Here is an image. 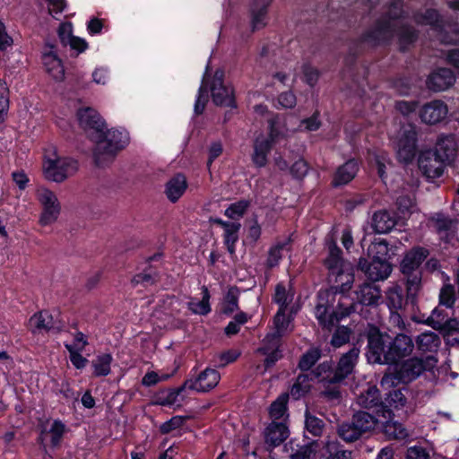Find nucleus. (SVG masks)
Segmentation results:
<instances>
[{
  "mask_svg": "<svg viewBox=\"0 0 459 459\" xmlns=\"http://www.w3.org/2000/svg\"><path fill=\"white\" fill-rule=\"evenodd\" d=\"M455 291L451 285H445L439 294L440 304L451 307L455 303Z\"/></svg>",
  "mask_w": 459,
  "mask_h": 459,
  "instance_id": "62",
  "label": "nucleus"
},
{
  "mask_svg": "<svg viewBox=\"0 0 459 459\" xmlns=\"http://www.w3.org/2000/svg\"><path fill=\"white\" fill-rule=\"evenodd\" d=\"M281 336V334L277 333L275 332L268 333L264 337L263 341V346L258 349V351L263 354H266L269 353L271 351H279Z\"/></svg>",
  "mask_w": 459,
  "mask_h": 459,
  "instance_id": "51",
  "label": "nucleus"
},
{
  "mask_svg": "<svg viewBox=\"0 0 459 459\" xmlns=\"http://www.w3.org/2000/svg\"><path fill=\"white\" fill-rule=\"evenodd\" d=\"M385 433L389 438L397 440H403L409 437L408 430L397 421L387 422L385 426Z\"/></svg>",
  "mask_w": 459,
  "mask_h": 459,
  "instance_id": "46",
  "label": "nucleus"
},
{
  "mask_svg": "<svg viewBox=\"0 0 459 459\" xmlns=\"http://www.w3.org/2000/svg\"><path fill=\"white\" fill-rule=\"evenodd\" d=\"M447 113V105L442 100H435L422 106L420 110V117L424 124L432 126L442 122Z\"/></svg>",
  "mask_w": 459,
  "mask_h": 459,
  "instance_id": "17",
  "label": "nucleus"
},
{
  "mask_svg": "<svg viewBox=\"0 0 459 459\" xmlns=\"http://www.w3.org/2000/svg\"><path fill=\"white\" fill-rule=\"evenodd\" d=\"M404 392L408 393V389L405 387L389 391L385 398L387 405L394 409L403 408L407 403V397Z\"/></svg>",
  "mask_w": 459,
  "mask_h": 459,
  "instance_id": "43",
  "label": "nucleus"
},
{
  "mask_svg": "<svg viewBox=\"0 0 459 459\" xmlns=\"http://www.w3.org/2000/svg\"><path fill=\"white\" fill-rule=\"evenodd\" d=\"M419 168L429 178H437L442 176L445 167L447 165L441 160L432 150L420 152L419 156Z\"/></svg>",
  "mask_w": 459,
  "mask_h": 459,
  "instance_id": "15",
  "label": "nucleus"
},
{
  "mask_svg": "<svg viewBox=\"0 0 459 459\" xmlns=\"http://www.w3.org/2000/svg\"><path fill=\"white\" fill-rule=\"evenodd\" d=\"M409 302L412 305L415 304L408 299L407 292L406 298H404L403 289L400 286H394L386 291V305L390 310H403Z\"/></svg>",
  "mask_w": 459,
  "mask_h": 459,
  "instance_id": "31",
  "label": "nucleus"
},
{
  "mask_svg": "<svg viewBox=\"0 0 459 459\" xmlns=\"http://www.w3.org/2000/svg\"><path fill=\"white\" fill-rule=\"evenodd\" d=\"M223 76V72L219 70L213 75L210 86L212 101L217 106L234 107L233 90L230 86L224 84Z\"/></svg>",
  "mask_w": 459,
  "mask_h": 459,
  "instance_id": "13",
  "label": "nucleus"
},
{
  "mask_svg": "<svg viewBox=\"0 0 459 459\" xmlns=\"http://www.w3.org/2000/svg\"><path fill=\"white\" fill-rule=\"evenodd\" d=\"M432 151L441 160H444L447 165L450 164L457 152L455 136L452 134L440 136L437 141L435 150Z\"/></svg>",
  "mask_w": 459,
  "mask_h": 459,
  "instance_id": "20",
  "label": "nucleus"
},
{
  "mask_svg": "<svg viewBox=\"0 0 459 459\" xmlns=\"http://www.w3.org/2000/svg\"><path fill=\"white\" fill-rule=\"evenodd\" d=\"M381 298L380 289L372 283H364L356 291L359 308L362 313L363 306H377Z\"/></svg>",
  "mask_w": 459,
  "mask_h": 459,
  "instance_id": "22",
  "label": "nucleus"
},
{
  "mask_svg": "<svg viewBox=\"0 0 459 459\" xmlns=\"http://www.w3.org/2000/svg\"><path fill=\"white\" fill-rule=\"evenodd\" d=\"M394 216L386 211L376 212L372 218V227L377 233L384 234L389 232L395 225Z\"/></svg>",
  "mask_w": 459,
  "mask_h": 459,
  "instance_id": "32",
  "label": "nucleus"
},
{
  "mask_svg": "<svg viewBox=\"0 0 459 459\" xmlns=\"http://www.w3.org/2000/svg\"><path fill=\"white\" fill-rule=\"evenodd\" d=\"M241 228V224L237 221L230 222V225H226L224 229V242L230 253L234 252L235 243L238 239V231Z\"/></svg>",
  "mask_w": 459,
  "mask_h": 459,
  "instance_id": "45",
  "label": "nucleus"
},
{
  "mask_svg": "<svg viewBox=\"0 0 459 459\" xmlns=\"http://www.w3.org/2000/svg\"><path fill=\"white\" fill-rule=\"evenodd\" d=\"M221 379L220 373L214 369L207 368L202 371L195 379L190 378L185 381V386L187 389L198 393H205L213 389Z\"/></svg>",
  "mask_w": 459,
  "mask_h": 459,
  "instance_id": "14",
  "label": "nucleus"
},
{
  "mask_svg": "<svg viewBox=\"0 0 459 459\" xmlns=\"http://www.w3.org/2000/svg\"><path fill=\"white\" fill-rule=\"evenodd\" d=\"M37 197L43 206L39 223L43 226L54 223L60 213V204L56 195L49 189L41 187L37 191Z\"/></svg>",
  "mask_w": 459,
  "mask_h": 459,
  "instance_id": "12",
  "label": "nucleus"
},
{
  "mask_svg": "<svg viewBox=\"0 0 459 459\" xmlns=\"http://www.w3.org/2000/svg\"><path fill=\"white\" fill-rule=\"evenodd\" d=\"M388 252V243L385 239L375 241L368 247V254L372 255V259L387 260Z\"/></svg>",
  "mask_w": 459,
  "mask_h": 459,
  "instance_id": "48",
  "label": "nucleus"
},
{
  "mask_svg": "<svg viewBox=\"0 0 459 459\" xmlns=\"http://www.w3.org/2000/svg\"><path fill=\"white\" fill-rule=\"evenodd\" d=\"M359 265L368 279L373 281L386 279L392 272V266L387 260L372 259L369 264L367 260H360Z\"/></svg>",
  "mask_w": 459,
  "mask_h": 459,
  "instance_id": "18",
  "label": "nucleus"
},
{
  "mask_svg": "<svg viewBox=\"0 0 459 459\" xmlns=\"http://www.w3.org/2000/svg\"><path fill=\"white\" fill-rule=\"evenodd\" d=\"M321 357V351L319 349L313 348L308 350L300 358L299 368L302 371H307L314 366Z\"/></svg>",
  "mask_w": 459,
  "mask_h": 459,
  "instance_id": "50",
  "label": "nucleus"
},
{
  "mask_svg": "<svg viewBox=\"0 0 459 459\" xmlns=\"http://www.w3.org/2000/svg\"><path fill=\"white\" fill-rule=\"evenodd\" d=\"M358 430L363 435L373 429L377 422V419L368 412L359 411L351 419Z\"/></svg>",
  "mask_w": 459,
  "mask_h": 459,
  "instance_id": "38",
  "label": "nucleus"
},
{
  "mask_svg": "<svg viewBox=\"0 0 459 459\" xmlns=\"http://www.w3.org/2000/svg\"><path fill=\"white\" fill-rule=\"evenodd\" d=\"M341 249L334 243L329 245V255L325 260V264L330 271L331 274L335 273V271H338L341 268L350 265L343 262L341 257Z\"/></svg>",
  "mask_w": 459,
  "mask_h": 459,
  "instance_id": "37",
  "label": "nucleus"
},
{
  "mask_svg": "<svg viewBox=\"0 0 459 459\" xmlns=\"http://www.w3.org/2000/svg\"><path fill=\"white\" fill-rule=\"evenodd\" d=\"M413 19L420 25H429L437 33L440 42L444 44L459 42V24L445 22L437 10L427 9L424 13H416Z\"/></svg>",
  "mask_w": 459,
  "mask_h": 459,
  "instance_id": "6",
  "label": "nucleus"
},
{
  "mask_svg": "<svg viewBox=\"0 0 459 459\" xmlns=\"http://www.w3.org/2000/svg\"><path fill=\"white\" fill-rule=\"evenodd\" d=\"M357 403L359 406L371 409L382 404L379 390L375 385L368 386L358 397Z\"/></svg>",
  "mask_w": 459,
  "mask_h": 459,
  "instance_id": "33",
  "label": "nucleus"
},
{
  "mask_svg": "<svg viewBox=\"0 0 459 459\" xmlns=\"http://www.w3.org/2000/svg\"><path fill=\"white\" fill-rule=\"evenodd\" d=\"M291 241V238L288 237L282 240L277 241L269 248L268 256L266 259V265L269 268H273L279 264L284 253H287L290 250Z\"/></svg>",
  "mask_w": 459,
  "mask_h": 459,
  "instance_id": "30",
  "label": "nucleus"
},
{
  "mask_svg": "<svg viewBox=\"0 0 459 459\" xmlns=\"http://www.w3.org/2000/svg\"><path fill=\"white\" fill-rule=\"evenodd\" d=\"M186 421V418L182 416H174L168 421L162 423L160 427V430L162 434H168L172 430L178 429L183 426Z\"/></svg>",
  "mask_w": 459,
  "mask_h": 459,
  "instance_id": "59",
  "label": "nucleus"
},
{
  "mask_svg": "<svg viewBox=\"0 0 459 459\" xmlns=\"http://www.w3.org/2000/svg\"><path fill=\"white\" fill-rule=\"evenodd\" d=\"M359 355V349L352 347L349 351L342 354L337 366L333 368L328 362H323L313 371L315 377H320L323 373H328V381L342 382L354 369Z\"/></svg>",
  "mask_w": 459,
  "mask_h": 459,
  "instance_id": "9",
  "label": "nucleus"
},
{
  "mask_svg": "<svg viewBox=\"0 0 459 459\" xmlns=\"http://www.w3.org/2000/svg\"><path fill=\"white\" fill-rule=\"evenodd\" d=\"M431 362H436V360L430 356L427 358L426 361L418 357L405 359L401 364L395 365L393 372H386L383 376L380 385L384 389H389L400 383H411L427 369V363L432 366Z\"/></svg>",
  "mask_w": 459,
  "mask_h": 459,
  "instance_id": "5",
  "label": "nucleus"
},
{
  "mask_svg": "<svg viewBox=\"0 0 459 459\" xmlns=\"http://www.w3.org/2000/svg\"><path fill=\"white\" fill-rule=\"evenodd\" d=\"M366 337V355L370 363L397 365L414 350V342L409 335L397 333L393 338L372 325H368Z\"/></svg>",
  "mask_w": 459,
  "mask_h": 459,
  "instance_id": "2",
  "label": "nucleus"
},
{
  "mask_svg": "<svg viewBox=\"0 0 459 459\" xmlns=\"http://www.w3.org/2000/svg\"><path fill=\"white\" fill-rule=\"evenodd\" d=\"M288 399L289 394H282L271 404L269 413L274 421L284 420L287 411Z\"/></svg>",
  "mask_w": 459,
  "mask_h": 459,
  "instance_id": "41",
  "label": "nucleus"
},
{
  "mask_svg": "<svg viewBox=\"0 0 459 459\" xmlns=\"http://www.w3.org/2000/svg\"><path fill=\"white\" fill-rule=\"evenodd\" d=\"M49 48L43 55V64L48 74L56 80H62L65 75L64 66L56 53L53 50L54 46L47 44Z\"/></svg>",
  "mask_w": 459,
  "mask_h": 459,
  "instance_id": "24",
  "label": "nucleus"
},
{
  "mask_svg": "<svg viewBox=\"0 0 459 459\" xmlns=\"http://www.w3.org/2000/svg\"><path fill=\"white\" fill-rule=\"evenodd\" d=\"M273 299L280 306V308L286 309L289 303L292 300V295L288 293L283 284L279 283L276 285Z\"/></svg>",
  "mask_w": 459,
  "mask_h": 459,
  "instance_id": "54",
  "label": "nucleus"
},
{
  "mask_svg": "<svg viewBox=\"0 0 459 459\" xmlns=\"http://www.w3.org/2000/svg\"><path fill=\"white\" fill-rule=\"evenodd\" d=\"M264 439L273 446H280L289 436V429L283 421L273 420L264 429Z\"/></svg>",
  "mask_w": 459,
  "mask_h": 459,
  "instance_id": "23",
  "label": "nucleus"
},
{
  "mask_svg": "<svg viewBox=\"0 0 459 459\" xmlns=\"http://www.w3.org/2000/svg\"><path fill=\"white\" fill-rule=\"evenodd\" d=\"M318 378L323 385V390L321 395L328 401H339L341 398L340 383L341 382H330L328 381V373H323L320 377H315Z\"/></svg>",
  "mask_w": 459,
  "mask_h": 459,
  "instance_id": "36",
  "label": "nucleus"
},
{
  "mask_svg": "<svg viewBox=\"0 0 459 459\" xmlns=\"http://www.w3.org/2000/svg\"><path fill=\"white\" fill-rule=\"evenodd\" d=\"M325 312L319 316L317 314V305L316 306V317L317 318L320 325L325 328H330L344 317L351 316L353 313H361L357 303L353 302L346 293H340L335 301L328 300L326 304H323Z\"/></svg>",
  "mask_w": 459,
  "mask_h": 459,
  "instance_id": "7",
  "label": "nucleus"
},
{
  "mask_svg": "<svg viewBox=\"0 0 459 459\" xmlns=\"http://www.w3.org/2000/svg\"><path fill=\"white\" fill-rule=\"evenodd\" d=\"M311 373L299 374L291 386L290 395L293 399L299 400L300 397L304 396L310 390V380L316 378L315 376Z\"/></svg>",
  "mask_w": 459,
  "mask_h": 459,
  "instance_id": "35",
  "label": "nucleus"
},
{
  "mask_svg": "<svg viewBox=\"0 0 459 459\" xmlns=\"http://www.w3.org/2000/svg\"><path fill=\"white\" fill-rule=\"evenodd\" d=\"M330 281L335 283L330 289L320 290L318 292L317 314L319 316L325 312L323 304H326L328 300L335 301L340 293H347L352 287L354 282L353 270L351 265L335 271V273H330Z\"/></svg>",
  "mask_w": 459,
  "mask_h": 459,
  "instance_id": "8",
  "label": "nucleus"
},
{
  "mask_svg": "<svg viewBox=\"0 0 459 459\" xmlns=\"http://www.w3.org/2000/svg\"><path fill=\"white\" fill-rule=\"evenodd\" d=\"M325 428V421L311 414L308 410L305 412V429L313 437H321Z\"/></svg>",
  "mask_w": 459,
  "mask_h": 459,
  "instance_id": "39",
  "label": "nucleus"
},
{
  "mask_svg": "<svg viewBox=\"0 0 459 459\" xmlns=\"http://www.w3.org/2000/svg\"><path fill=\"white\" fill-rule=\"evenodd\" d=\"M455 76L448 68H439L434 71L427 80L428 88L433 91H443L454 85Z\"/></svg>",
  "mask_w": 459,
  "mask_h": 459,
  "instance_id": "19",
  "label": "nucleus"
},
{
  "mask_svg": "<svg viewBox=\"0 0 459 459\" xmlns=\"http://www.w3.org/2000/svg\"><path fill=\"white\" fill-rule=\"evenodd\" d=\"M325 459H351V452L342 449L337 442H327L325 446Z\"/></svg>",
  "mask_w": 459,
  "mask_h": 459,
  "instance_id": "47",
  "label": "nucleus"
},
{
  "mask_svg": "<svg viewBox=\"0 0 459 459\" xmlns=\"http://www.w3.org/2000/svg\"><path fill=\"white\" fill-rule=\"evenodd\" d=\"M238 290L237 288H230L224 299L223 312L231 314L238 309Z\"/></svg>",
  "mask_w": 459,
  "mask_h": 459,
  "instance_id": "52",
  "label": "nucleus"
},
{
  "mask_svg": "<svg viewBox=\"0 0 459 459\" xmlns=\"http://www.w3.org/2000/svg\"><path fill=\"white\" fill-rule=\"evenodd\" d=\"M187 188L186 178L183 174H177L166 184L165 193L168 199L176 203Z\"/></svg>",
  "mask_w": 459,
  "mask_h": 459,
  "instance_id": "28",
  "label": "nucleus"
},
{
  "mask_svg": "<svg viewBox=\"0 0 459 459\" xmlns=\"http://www.w3.org/2000/svg\"><path fill=\"white\" fill-rule=\"evenodd\" d=\"M338 435L345 442L356 441L362 436L351 420L338 427Z\"/></svg>",
  "mask_w": 459,
  "mask_h": 459,
  "instance_id": "44",
  "label": "nucleus"
},
{
  "mask_svg": "<svg viewBox=\"0 0 459 459\" xmlns=\"http://www.w3.org/2000/svg\"><path fill=\"white\" fill-rule=\"evenodd\" d=\"M417 131L414 126H404L399 135L395 148L400 161L409 163L412 161L417 151Z\"/></svg>",
  "mask_w": 459,
  "mask_h": 459,
  "instance_id": "11",
  "label": "nucleus"
},
{
  "mask_svg": "<svg viewBox=\"0 0 459 459\" xmlns=\"http://www.w3.org/2000/svg\"><path fill=\"white\" fill-rule=\"evenodd\" d=\"M187 389V386H185V383L179 386L178 388L173 389L169 391L167 395L163 398L160 404L162 405H179L181 400L178 399L180 394Z\"/></svg>",
  "mask_w": 459,
  "mask_h": 459,
  "instance_id": "61",
  "label": "nucleus"
},
{
  "mask_svg": "<svg viewBox=\"0 0 459 459\" xmlns=\"http://www.w3.org/2000/svg\"><path fill=\"white\" fill-rule=\"evenodd\" d=\"M447 317V315L446 314V311L442 308H435L431 315L428 317L426 320V324L429 326H431L433 329L437 330L438 328H441L444 325V322L446 318Z\"/></svg>",
  "mask_w": 459,
  "mask_h": 459,
  "instance_id": "55",
  "label": "nucleus"
},
{
  "mask_svg": "<svg viewBox=\"0 0 459 459\" xmlns=\"http://www.w3.org/2000/svg\"><path fill=\"white\" fill-rule=\"evenodd\" d=\"M403 16V3H393L375 24L367 30L361 36V41L377 46L388 42L396 34L399 37L400 48L405 50L407 45L414 42L418 37L417 31L411 26L404 24Z\"/></svg>",
  "mask_w": 459,
  "mask_h": 459,
  "instance_id": "3",
  "label": "nucleus"
},
{
  "mask_svg": "<svg viewBox=\"0 0 459 459\" xmlns=\"http://www.w3.org/2000/svg\"><path fill=\"white\" fill-rule=\"evenodd\" d=\"M253 149V163L258 168L264 167L267 164V155L272 150L271 141L265 139L264 135H259L254 142Z\"/></svg>",
  "mask_w": 459,
  "mask_h": 459,
  "instance_id": "26",
  "label": "nucleus"
},
{
  "mask_svg": "<svg viewBox=\"0 0 459 459\" xmlns=\"http://www.w3.org/2000/svg\"><path fill=\"white\" fill-rule=\"evenodd\" d=\"M65 432V425L62 421L56 420L51 423L49 429L46 427L42 428L39 437V441L44 445L48 437H50L51 446H59Z\"/></svg>",
  "mask_w": 459,
  "mask_h": 459,
  "instance_id": "27",
  "label": "nucleus"
},
{
  "mask_svg": "<svg viewBox=\"0 0 459 459\" xmlns=\"http://www.w3.org/2000/svg\"><path fill=\"white\" fill-rule=\"evenodd\" d=\"M78 169L77 162L67 157H58L53 149L46 156L43 170L47 179L54 182H63L73 176Z\"/></svg>",
  "mask_w": 459,
  "mask_h": 459,
  "instance_id": "10",
  "label": "nucleus"
},
{
  "mask_svg": "<svg viewBox=\"0 0 459 459\" xmlns=\"http://www.w3.org/2000/svg\"><path fill=\"white\" fill-rule=\"evenodd\" d=\"M268 0H254L251 4V26L253 30H257L266 25Z\"/></svg>",
  "mask_w": 459,
  "mask_h": 459,
  "instance_id": "29",
  "label": "nucleus"
},
{
  "mask_svg": "<svg viewBox=\"0 0 459 459\" xmlns=\"http://www.w3.org/2000/svg\"><path fill=\"white\" fill-rule=\"evenodd\" d=\"M416 343L419 350L425 352H433L437 351L441 343V340L437 333L428 331L422 333L417 337Z\"/></svg>",
  "mask_w": 459,
  "mask_h": 459,
  "instance_id": "34",
  "label": "nucleus"
},
{
  "mask_svg": "<svg viewBox=\"0 0 459 459\" xmlns=\"http://www.w3.org/2000/svg\"><path fill=\"white\" fill-rule=\"evenodd\" d=\"M406 458L407 459H429V455L424 447L419 446H414L409 447L407 449Z\"/></svg>",
  "mask_w": 459,
  "mask_h": 459,
  "instance_id": "64",
  "label": "nucleus"
},
{
  "mask_svg": "<svg viewBox=\"0 0 459 459\" xmlns=\"http://www.w3.org/2000/svg\"><path fill=\"white\" fill-rule=\"evenodd\" d=\"M30 327L32 333L52 332L59 333L64 328V323L61 320L55 319L48 311H40L34 314L30 318Z\"/></svg>",
  "mask_w": 459,
  "mask_h": 459,
  "instance_id": "16",
  "label": "nucleus"
},
{
  "mask_svg": "<svg viewBox=\"0 0 459 459\" xmlns=\"http://www.w3.org/2000/svg\"><path fill=\"white\" fill-rule=\"evenodd\" d=\"M250 203L247 200H240L231 204L225 211V215L231 220L238 221L244 216Z\"/></svg>",
  "mask_w": 459,
  "mask_h": 459,
  "instance_id": "49",
  "label": "nucleus"
},
{
  "mask_svg": "<svg viewBox=\"0 0 459 459\" xmlns=\"http://www.w3.org/2000/svg\"><path fill=\"white\" fill-rule=\"evenodd\" d=\"M289 319L286 317L285 309L279 308L278 312L274 316L273 324L274 331L277 333L283 335L289 325Z\"/></svg>",
  "mask_w": 459,
  "mask_h": 459,
  "instance_id": "57",
  "label": "nucleus"
},
{
  "mask_svg": "<svg viewBox=\"0 0 459 459\" xmlns=\"http://www.w3.org/2000/svg\"><path fill=\"white\" fill-rule=\"evenodd\" d=\"M429 255L428 249L417 247L405 253L400 264V271L405 281L408 299L416 301L417 295L421 289L422 268L421 264Z\"/></svg>",
  "mask_w": 459,
  "mask_h": 459,
  "instance_id": "4",
  "label": "nucleus"
},
{
  "mask_svg": "<svg viewBox=\"0 0 459 459\" xmlns=\"http://www.w3.org/2000/svg\"><path fill=\"white\" fill-rule=\"evenodd\" d=\"M316 447V441L304 445L290 455V459H310L311 455L315 454Z\"/></svg>",
  "mask_w": 459,
  "mask_h": 459,
  "instance_id": "58",
  "label": "nucleus"
},
{
  "mask_svg": "<svg viewBox=\"0 0 459 459\" xmlns=\"http://www.w3.org/2000/svg\"><path fill=\"white\" fill-rule=\"evenodd\" d=\"M351 330L347 326H339L332 336L331 344L335 348H339L349 342Z\"/></svg>",
  "mask_w": 459,
  "mask_h": 459,
  "instance_id": "53",
  "label": "nucleus"
},
{
  "mask_svg": "<svg viewBox=\"0 0 459 459\" xmlns=\"http://www.w3.org/2000/svg\"><path fill=\"white\" fill-rule=\"evenodd\" d=\"M433 227L441 238L450 241L457 230L458 221L445 214L437 213L431 218Z\"/></svg>",
  "mask_w": 459,
  "mask_h": 459,
  "instance_id": "21",
  "label": "nucleus"
},
{
  "mask_svg": "<svg viewBox=\"0 0 459 459\" xmlns=\"http://www.w3.org/2000/svg\"><path fill=\"white\" fill-rule=\"evenodd\" d=\"M208 101V88L203 82L199 88L198 96L195 104V113L200 115L204 112L205 105Z\"/></svg>",
  "mask_w": 459,
  "mask_h": 459,
  "instance_id": "60",
  "label": "nucleus"
},
{
  "mask_svg": "<svg viewBox=\"0 0 459 459\" xmlns=\"http://www.w3.org/2000/svg\"><path fill=\"white\" fill-rule=\"evenodd\" d=\"M157 281V273L152 272H143L136 274L132 279V283L134 285L143 284V285H152Z\"/></svg>",
  "mask_w": 459,
  "mask_h": 459,
  "instance_id": "63",
  "label": "nucleus"
},
{
  "mask_svg": "<svg viewBox=\"0 0 459 459\" xmlns=\"http://www.w3.org/2000/svg\"><path fill=\"white\" fill-rule=\"evenodd\" d=\"M76 116L81 128L95 143L93 160L96 166L103 168L111 164L117 152L126 147V136L118 130L108 129L104 119L92 108H79Z\"/></svg>",
  "mask_w": 459,
  "mask_h": 459,
  "instance_id": "1",
  "label": "nucleus"
},
{
  "mask_svg": "<svg viewBox=\"0 0 459 459\" xmlns=\"http://www.w3.org/2000/svg\"><path fill=\"white\" fill-rule=\"evenodd\" d=\"M113 360L111 354L103 353L92 360L93 375L95 377H104L110 373V364Z\"/></svg>",
  "mask_w": 459,
  "mask_h": 459,
  "instance_id": "40",
  "label": "nucleus"
},
{
  "mask_svg": "<svg viewBox=\"0 0 459 459\" xmlns=\"http://www.w3.org/2000/svg\"><path fill=\"white\" fill-rule=\"evenodd\" d=\"M359 170L358 162L355 160H349L338 167L333 178V186H339L351 182Z\"/></svg>",
  "mask_w": 459,
  "mask_h": 459,
  "instance_id": "25",
  "label": "nucleus"
},
{
  "mask_svg": "<svg viewBox=\"0 0 459 459\" xmlns=\"http://www.w3.org/2000/svg\"><path fill=\"white\" fill-rule=\"evenodd\" d=\"M202 290V299H192L191 301L188 302V307L195 314L206 315L211 311L209 304L210 294L208 289L205 286H204Z\"/></svg>",
  "mask_w": 459,
  "mask_h": 459,
  "instance_id": "42",
  "label": "nucleus"
},
{
  "mask_svg": "<svg viewBox=\"0 0 459 459\" xmlns=\"http://www.w3.org/2000/svg\"><path fill=\"white\" fill-rule=\"evenodd\" d=\"M65 347L69 351L72 364L78 369L83 368L88 363V359L81 355L82 351L76 350L75 346L71 344H65Z\"/></svg>",
  "mask_w": 459,
  "mask_h": 459,
  "instance_id": "56",
  "label": "nucleus"
}]
</instances>
